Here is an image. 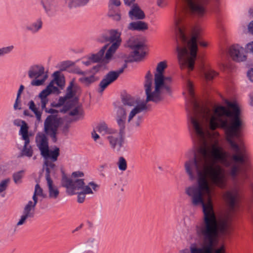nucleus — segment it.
Segmentation results:
<instances>
[{"label": "nucleus", "instance_id": "nucleus-1", "mask_svg": "<svg viewBox=\"0 0 253 253\" xmlns=\"http://www.w3.org/2000/svg\"><path fill=\"white\" fill-rule=\"evenodd\" d=\"M208 172H196L198 184L186 187L185 193L191 198L193 206L202 205L203 208L204 225L196 226L198 235L204 237H219V234L226 235L230 232V222L239 208L240 195L237 190L227 191L224 193L223 197L229 211L218 222L211 202L205 203L203 196L204 193L210 192L208 179L213 185L223 189L226 185V177L224 169Z\"/></svg>", "mask_w": 253, "mask_h": 253}, {"label": "nucleus", "instance_id": "nucleus-2", "mask_svg": "<svg viewBox=\"0 0 253 253\" xmlns=\"http://www.w3.org/2000/svg\"><path fill=\"white\" fill-rule=\"evenodd\" d=\"M184 5L182 3L176 5L174 21L176 32V51L179 63L181 68L187 67L189 71L194 69L195 62L198 51L197 42L203 47H206L207 43L200 41L201 28L199 26H195L192 29V36L190 40H188L186 35V24L184 18L187 14H191L198 17H202L206 12L202 15L192 12L185 0ZM208 4L206 6V8ZM206 11V9H205Z\"/></svg>", "mask_w": 253, "mask_h": 253}, {"label": "nucleus", "instance_id": "nucleus-3", "mask_svg": "<svg viewBox=\"0 0 253 253\" xmlns=\"http://www.w3.org/2000/svg\"><path fill=\"white\" fill-rule=\"evenodd\" d=\"M185 155L189 160L185 163V170L191 181L196 179V172L198 171L211 173L213 170L223 169L216 164L217 163H221L226 167L231 166V163L227 160L226 152L221 147L215 145L212 146L210 152L211 161L208 159V150L205 146L200 147L197 150L190 149Z\"/></svg>", "mask_w": 253, "mask_h": 253}, {"label": "nucleus", "instance_id": "nucleus-4", "mask_svg": "<svg viewBox=\"0 0 253 253\" xmlns=\"http://www.w3.org/2000/svg\"><path fill=\"white\" fill-rule=\"evenodd\" d=\"M167 67V62L163 61L159 62L156 68V73L154 75V90L152 91L153 76L148 71L145 76L144 84L145 92L146 96V102H153L158 103L163 101L164 96H172V79L171 77L164 75V70Z\"/></svg>", "mask_w": 253, "mask_h": 253}, {"label": "nucleus", "instance_id": "nucleus-5", "mask_svg": "<svg viewBox=\"0 0 253 253\" xmlns=\"http://www.w3.org/2000/svg\"><path fill=\"white\" fill-rule=\"evenodd\" d=\"M186 89L189 94V98L186 99V108L188 111V119L196 135L199 138L203 139L205 134L198 117L199 116V117H209L211 116L210 110L200 106L195 96L193 84L189 80L187 81Z\"/></svg>", "mask_w": 253, "mask_h": 253}, {"label": "nucleus", "instance_id": "nucleus-6", "mask_svg": "<svg viewBox=\"0 0 253 253\" xmlns=\"http://www.w3.org/2000/svg\"><path fill=\"white\" fill-rule=\"evenodd\" d=\"M123 105L117 109V119H126V114L128 112L127 122L130 123L134 117L137 114L147 110L146 100L138 104L137 100L130 95L126 94L122 97Z\"/></svg>", "mask_w": 253, "mask_h": 253}, {"label": "nucleus", "instance_id": "nucleus-7", "mask_svg": "<svg viewBox=\"0 0 253 253\" xmlns=\"http://www.w3.org/2000/svg\"><path fill=\"white\" fill-rule=\"evenodd\" d=\"M100 42H109L112 43L107 50L102 62L105 64L109 63L113 54L121 44L122 40L121 33L117 30L112 29L103 33L97 39Z\"/></svg>", "mask_w": 253, "mask_h": 253}, {"label": "nucleus", "instance_id": "nucleus-8", "mask_svg": "<svg viewBox=\"0 0 253 253\" xmlns=\"http://www.w3.org/2000/svg\"><path fill=\"white\" fill-rule=\"evenodd\" d=\"M219 238H200L190 246V253H224L216 248L218 247Z\"/></svg>", "mask_w": 253, "mask_h": 253}, {"label": "nucleus", "instance_id": "nucleus-9", "mask_svg": "<svg viewBox=\"0 0 253 253\" xmlns=\"http://www.w3.org/2000/svg\"><path fill=\"white\" fill-rule=\"evenodd\" d=\"M37 145L41 151V154L44 161L56 162L60 155V150L55 147L53 150H50L48 147V139L45 134L38 133L36 136Z\"/></svg>", "mask_w": 253, "mask_h": 253}, {"label": "nucleus", "instance_id": "nucleus-10", "mask_svg": "<svg viewBox=\"0 0 253 253\" xmlns=\"http://www.w3.org/2000/svg\"><path fill=\"white\" fill-rule=\"evenodd\" d=\"M128 46L133 51L126 60V62H132L140 61L145 54L146 45L141 42L136 41L134 38H131L127 42Z\"/></svg>", "mask_w": 253, "mask_h": 253}, {"label": "nucleus", "instance_id": "nucleus-11", "mask_svg": "<svg viewBox=\"0 0 253 253\" xmlns=\"http://www.w3.org/2000/svg\"><path fill=\"white\" fill-rule=\"evenodd\" d=\"M61 124V119L57 115H50L47 117L44 123V130L46 134L49 135L52 141H57L58 128Z\"/></svg>", "mask_w": 253, "mask_h": 253}, {"label": "nucleus", "instance_id": "nucleus-12", "mask_svg": "<svg viewBox=\"0 0 253 253\" xmlns=\"http://www.w3.org/2000/svg\"><path fill=\"white\" fill-rule=\"evenodd\" d=\"M28 76L30 79H35L31 83L34 86L42 85L47 78V75L44 74V67L41 65L31 66L28 71Z\"/></svg>", "mask_w": 253, "mask_h": 253}, {"label": "nucleus", "instance_id": "nucleus-13", "mask_svg": "<svg viewBox=\"0 0 253 253\" xmlns=\"http://www.w3.org/2000/svg\"><path fill=\"white\" fill-rule=\"evenodd\" d=\"M62 186L66 188L67 193L70 195L77 194L76 190H82L84 185V179H77L75 180L68 178L63 173L61 179Z\"/></svg>", "mask_w": 253, "mask_h": 253}, {"label": "nucleus", "instance_id": "nucleus-14", "mask_svg": "<svg viewBox=\"0 0 253 253\" xmlns=\"http://www.w3.org/2000/svg\"><path fill=\"white\" fill-rule=\"evenodd\" d=\"M125 61L126 63L122 68L117 71H110L104 76L99 84L98 92H103L109 84L116 81L118 78L119 75L123 73L124 70L127 66V62L126 60Z\"/></svg>", "mask_w": 253, "mask_h": 253}, {"label": "nucleus", "instance_id": "nucleus-15", "mask_svg": "<svg viewBox=\"0 0 253 253\" xmlns=\"http://www.w3.org/2000/svg\"><path fill=\"white\" fill-rule=\"evenodd\" d=\"M125 134L115 133L108 135L107 139L109 142L111 148L116 152H119L123 146Z\"/></svg>", "mask_w": 253, "mask_h": 253}, {"label": "nucleus", "instance_id": "nucleus-16", "mask_svg": "<svg viewBox=\"0 0 253 253\" xmlns=\"http://www.w3.org/2000/svg\"><path fill=\"white\" fill-rule=\"evenodd\" d=\"M229 53L232 59L236 62L244 61L247 59L244 49L239 45H232L229 48Z\"/></svg>", "mask_w": 253, "mask_h": 253}, {"label": "nucleus", "instance_id": "nucleus-17", "mask_svg": "<svg viewBox=\"0 0 253 253\" xmlns=\"http://www.w3.org/2000/svg\"><path fill=\"white\" fill-rule=\"evenodd\" d=\"M28 106L30 110H31L35 115L37 120L38 121H41L42 111L44 110L46 113L53 114L58 113V111L54 109H47L45 106V108L42 109V111H40L36 107L35 103L33 100H30L28 103Z\"/></svg>", "mask_w": 253, "mask_h": 253}, {"label": "nucleus", "instance_id": "nucleus-18", "mask_svg": "<svg viewBox=\"0 0 253 253\" xmlns=\"http://www.w3.org/2000/svg\"><path fill=\"white\" fill-rule=\"evenodd\" d=\"M128 15L131 20H142L145 17L144 12L136 4L133 5L130 10L128 12Z\"/></svg>", "mask_w": 253, "mask_h": 253}, {"label": "nucleus", "instance_id": "nucleus-19", "mask_svg": "<svg viewBox=\"0 0 253 253\" xmlns=\"http://www.w3.org/2000/svg\"><path fill=\"white\" fill-rule=\"evenodd\" d=\"M50 94H51V91L49 90L46 87L40 93L38 97L35 98V100L36 101L37 100H39L40 99L41 109L45 108V106H46L48 102L47 96Z\"/></svg>", "mask_w": 253, "mask_h": 253}, {"label": "nucleus", "instance_id": "nucleus-20", "mask_svg": "<svg viewBox=\"0 0 253 253\" xmlns=\"http://www.w3.org/2000/svg\"><path fill=\"white\" fill-rule=\"evenodd\" d=\"M127 28L130 30L140 31L147 30L148 27L147 24L145 22L137 21L130 23Z\"/></svg>", "mask_w": 253, "mask_h": 253}, {"label": "nucleus", "instance_id": "nucleus-21", "mask_svg": "<svg viewBox=\"0 0 253 253\" xmlns=\"http://www.w3.org/2000/svg\"><path fill=\"white\" fill-rule=\"evenodd\" d=\"M48 189L49 198L51 199H56L59 196V191L58 189L53 185L52 179L46 180Z\"/></svg>", "mask_w": 253, "mask_h": 253}, {"label": "nucleus", "instance_id": "nucleus-22", "mask_svg": "<svg viewBox=\"0 0 253 253\" xmlns=\"http://www.w3.org/2000/svg\"><path fill=\"white\" fill-rule=\"evenodd\" d=\"M42 27V22L41 19H38L35 22L26 26L27 30L30 31L32 34L38 33Z\"/></svg>", "mask_w": 253, "mask_h": 253}, {"label": "nucleus", "instance_id": "nucleus-23", "mask_svg": "<svg viewBox=\"0 0 253 253\" xmlns=\"http://www.w3.org/2000/svg\"><path fill=\"white\" fill-rule=\"evenodd\" d=\"M30 140L24 141V144L18 157L26 156L31 157L33 154V150L31 146L29 145Z\"/></svg>", "mask_w": 253, "mask_h": 253}, {"label": "nucleus", "instance_id": "nucleus-24", "mask_svg": "<svg viewBox=\"0 0 253 253\" xmlns=\"http://www.w3.org/2000/svg\"><path fill=\"white\" fill-rule=\"evenodd\" d=\"M54 162H52L51 161H44V166L45 167V179L47 180L49 179H51L50 177V173L53 172L55 173V169L56 167L55 165L53 163Z\"/></svg>", "mask_w": 253, "mask_h": 253}, {"label": "nucleus", "instance_id": "nucleus-25", "mask_svg": "<svg viewBox=\"0 0 253 253\" xmlns=\"http://www.w3.org/2000/svg\"><path fill=\"white\" fill-rule=\"evenodd\" d=\"M99 188V185L93 181L88 183L87 185L83 186L82 188V192L85 194H93L92 190L94 191H97Z\"/></svg>", "mask_w": 253, "mask_h": 253}, {"label": "nucleus", "instance_id": "nucleus-26", "mask_svg": "<svg viewBox=\"0 0 253 253\" xmlns=\"http://www.w3.org/2000/svg\"><path fill=\"white\" fill-rule=\"evenodd\" d=\"M109 44H106L96 54H92L91 56L89 57V59L93 62H99L103 57L104 53L106 50Z\"/></svg>", "mask_w": 253, "mask_h": 253}, {"label": "nucleus", "instance_id": "nucleus-27", "mask_svg": "<svg viewBox=\"0 0 253 253\" xmlns=\"http://www.w3.org/2000/svg\"><path fill=\"white\" fill-rule=\"evenodd\" d=\"M89 0H66V2L70 8L81 7L86 5Z\"/></svg>", "mask_w": 253, "mask_h": 253}, {"label": "nucleus", "instance_id": "nucleus-28", "mask_svg": "<svg viewBox=\"0 0 253 253\" xmlns=\"http://www.w3.org/2000/svg\"><path fill=\"white\" fill-rule=\"evenodd\" d=\"M34 213L33 211H31L28 209V207L27 208H24L23 211V214L21 216V218L19 221L17 222V225H21L23 224L26 220L29 217H34Z\"/></svg>", "mask_w": 253, "mask_h": 253}, {"label": "nucleus", "instance_id": "nucleus-29", "mask_svg": "<svg viewBox=\"0 0 253 253\" xmlns=\"http://www.w3.org/2000/svg\"><path fill=\"white\" fill-rule=\"evenodd\" d=\"M28 129L29 127L26 123H24V124L21 126L19 134L21 135L22 139L24 141L30 140L29 135L28 134Z\"/></svg>", "mask_w": 253, "mask_h": 253}, {"label": "nucleus", "instance_id": "nucleus-30", "mask_svg": "<svg viewBox=\"0 0 253 253\" xmlns=\"http://www.w3.org/2000/svg\"><path fill=\"white\" fill-rule=\"evenodd\" d=\"M25 171L21 170L13 174V179L15 183L18 184L21 182V179L24 176Z\"/></svg>", "mask_w": 253, "mask_h": 253}, {"label": "nucleus", "instance_id": "nucleus-31", "mask_svg": "<svg viewBox=\"0 0 253 253\" xmlns=\"http://www.w3.org/2000/svg\"><path fill=\"white\" fill-rule=\"evenodd\" d=\"M79 81L86 86H89L95 82L94 76L91 75L89 77H82L79 79Z\"/></svg>", "mask_w": 253, "mask_h": 253}, {"label": "nucleus", "instance_id": "nucleus-32", "mask_svg": "<svg viewBox=\"0 0 253 253\" xmlns=\"http://www.w3.org/2000/svg\"><path fill=\"white\" fill-rule=\"evenodd\" d=\"M116 121L117 123V124L120 128L119 132V133H120V134H125V127H126V119H117Z\"/></svg>", "mask_w": 253, "mask_h": 253}, {"label": "nucleus", "instance_id": "nucleus-33", "mask_svg": "<svg viewBox=\"0 0 253 253\" xmlns=\"http://www.w3.org/2000/svg\"><path fill=\"white\" fill-rule=\"evenodd\" d=\"M119 169L122 171H125L127 169V163L125 159L123 157L119 158L118 163Z\"/></svg>", "mask_w": 253, "mask_h": 253}, {"label": "nucleus", "instance_id": "nucleus-34", "mask_svg": "<svg viewBox=\"0 0 253 253\" xmlns=\"http://www.w3.org/2000/svg\"><path fill=\"white\" fill-rule=\"evenodd\" d=\"M10 178H6L1 180L0 182V193L4 191L8 187L10 183Z\"/></svg>", "mask_w": 253, "mask_h": 253}, {"label": "nucleus", "instance_id": "nucleus-35", "mask_svg": "<svg viewBox=\"0 0 253 253\" xmlns=\"http://www.w3.org/2000/svg\"><path fill=\"white\" fill-rule=\"evenodd\" d=\"M217 75V73L213 70H210L205 72L204 76L207 81H211Z\"/></svg>", "mask_w": 253, "mask_h": 253}, {"label": "nucleus", "instance_id": "nucleus-36", "mask_svg": "<svg viewBox=\"0 0 253 253\" xmlns=\"http://www.w3.org/2000/svg\"><path fill=\"white\" fill-rule=\"evenodd\" d=\"M96 130L101 133H106L108 131V127L106 124H100L98 125L96 127Z\"/></svg>", "mask_w": 253, "mask_h": 253}, {"label": "nucleus", "instance_id": "nucleus-37", "mask_svg": "<svg viewBox=\"0 0 253 253\" xmlns=\"http://www.w3.org/2000/svg\"><path fill=\"white\" fill-rule=\"evenodd\" d=\"M177 229L179 232L183 233V234L189 232V227L186 225L185 222H184L182 224H179L177 226Z\"/></svg>", "mask_w": 253, "mask_h": 253}, {"label": "nucleus", "instance_id": "nucleus-38", "mask_svg": "<svg viewBox=\"0 0 253 253\" xmlns=\"http://www.w3.org/2000/svg\"><path fill=\"white\" fill-rule=\"evenodd\" d=\"M54 81H51L48 85L47 86L49 90L51 91V93H58L59 90L58 88L54 85Z\"/></svg>", "mask_w": 253, "mask_h": 253}, {"label": "nucleus", "instance_id": "nucleus-39", "mask_svg": "<svg viewBox=\"0 0 253 253\" xmlns=\"http://www.w3.org/2000/svg\"><path fill=\"white\" fill-rule=\"evenodd\" d=\"M13 46L4 47L0 48V56L9 53L13 49Z\"/></svg>", "mask_w": 253, "mask_h": 253}, {"label": "nucleus", "instance_id": "nucleus-40", "mask_svg": "<svg viewBox=\"0 0 253 253\" xmlns=\"http://www.w3.org/2000/svg\"><path fill=\"white\" fill-rule=\"evenodd\" d=\"M34 194L36 195H38L39 196L42 197L43 198L45 197V196L44 195V194L43 193V190L40 187V186L39 184H37L35 185Z\"/></svg>", "mask_w": 253, "mask_h": 253}, {"label": "nucleus", "instance_id": "nucleus-41", "mask_svg": "<svg viewBox=\"0 0 253 253\" xmlns=\"http://www.w3.org/2000/svg\"><path fill=\"white\" fill-rule=\"evenodd\" d=\"M37 203H38V199L37 200L34 201L33 202H32V201H29L28 202L27 204L25 206V208H27L28 207V209L30 211H32V210L34 211L35 208Z\"/></svg>", "mask_w": 253, "mask_h": 253}, {"label": "nucleus", "instance_id": "nucleus-42", "mask_svg": "<svg viewBox=\"0 0 253 253\" xmlns=\"http://www.w3.org/2000/svg\"><path fill=\"white\" fill-rule=\"evenodd\" d=\"M108 16L110 17H111L114 20L118 21L121 20V15L119 13H113L111 11H109L108 13Z\"/></svg>", "mask_w": 253, "mask_h": 253}, {"label": "nucleus", "instance_id": "nucleus-43", "mask_svg": "<svg viewBox=\"0 0 253 253\" xmlns=\"http://www.w3.org/2000/svg\"><path fill=\"white\" fill-rule=\"evenodd\" d=\"M13 108L15 110L21 109V103L20 97H18L16 96V98L13 105Z\"/></svg>", "mask_w": 253, "mask_h": 253}, {"label": "nucleus", "instance_id": "nucleus-44", "mask_svg": "<svg viewBox=\"0 0 253 253\" xmlns=\"http://www.w3.org/2000/svg\"><path fill=\"white\" fill-rule=\"evenodd\" d=\"M73 103L71 102H67L66 104L63 106V108L60 110L61 113H65L68 111L72 106Z\"/></svg>", "mask_w": 253, "mask_h": 253}, {"label": "nucleus", "instance_id": "nucleus-45", "mask_svg": "<svg viewBox=\"0 0 253 253\" xmlns=\"http://www.w3.org/2000/svg\"><path fill=\"white\" fill-rule=\"evenodd\" d=\"M74 63L73 62H72L71 61H64L61 64V71H65L66 70V68L68 67L71 66L73 65Z\"/></svg>", "mask_w": 253, "mask_h": 253}, {"label": "nucleus", "instance_id": "nucleus-46", "mask_svg": "<svg viewBox=\"0 0 253 253\" xmlns=\"http://www.w3.org/2000/svg\"><path fill=\"white\" fill-rule=\"evenodd\" d=\"M142 117L140 116H138L137 117L136 119L133 123V126L134 127H139L140 126V124L142 122Z\"/></svg>", "mask_w": 253, "mask_h": 253}, {"label": "nucleus", "instance_id": "nucleus-47", "mask_svg": "<svg viewBox=\"0 0 253 253\" xmlns=\"http://www.w3.org/2000/svg\"><path fill=\"white\" fill-rule=\"evenodd\" d=\"M42 2L43 3V7L44 8L46 12L48 13V11L50 10L51 9L49 2L48 0H42Z\"/></svg>", "mask_w": 253, "mask_h": 253}, {"label": "nucleus", "instance_id": "nucleus-48", "mask_svg": "<svg viewBox=\"0 0 253 253\" xmlns=\"http://www.w3.org/2000/svg\"><path fill=\"white\" fill-rule=\"evenodd\" d=\"M77 193L78 194V202L79 203H83L84 201L85 197V194L81 191L79 193L77 192Z\"/></svg>", "mask_w": 253, "mask_h": 253}, {"label": "nucleus", "instance_id": "nucleus-49", "mask_svg": "<svg viewBox=\"0 0 253 253\" xmlns=\"http://www.w3.org/2000/svg\"><path fill=\"white\" fill-rule=\"evenodd\" d=\"M72 72L75 74H77L80 75H84L85 73L82 71L79 67H75L73 70Z\"/></svg>", "mask_w": 253, "mask_h": 253}, {"label": "nucleus", "instance_id": "nucleus-50", "mask_svg": "<svg viewBox=\"0 0 253 253\" xmlns=\"http://www.w3.org/2000/svg\"><path fill=\"white\" fill-rule=\"evenodd\" d=\"M247 52L253 53V42L248 43L246 45Z\"/></svg>", "mask_w": 253, "mask_h": 253}, {"label": "nucleus", "instance_id": "nucleus-51", "mask_svg": "<svg viewBox=\"0 0 253 253\" xmlns=\"http://www.w3.org/2000/svg\"><path fill=\"white\" fill-rule=\"evenodd\" d=\"M75 93H76V92L74 90L67 91V93H66V95H65V96L66 97V98L67 99H70L74 97V96L75 95Z\"/></svg>", "mask_w": 253, "mask_h": 253}, {"label": "nucleus", "instance_id": "nucleus-52", "mask_svg": "<svg viewBox=\"0 0 253 253\" xmlns=\"http://www.w3.org/2000/svg\"><path fill=\"white\" fill-rule=\"evenodd\" d=\"M26 123L25 121L21 120L20 119H15L13 121V124L16 126H22V125Z\"/></svg>", "mask_w": 253, "mask_h": 253}, {"label": "nucleus", "instance_id": "nucleus-53", "mask_svg": "<svg viewBox=\"0 0 253 253\" xmlns=\"http://www.w3.org/2000/svg\"><path fill=\"white\" fill-rule=\"evenodd\" d=\"M84 173L83 172L80 171L73 172L72 174V177H74V178L79 177H81L84 176Z\"/></svg>", "mask_w": 253, "mask_h": 253}, {"label": "nucleus", "instance_id": "nucleus-54", "mask_svg": "<svg viewBox=\"0 0 253 253\" xmlns=\"http://www.w3.org/2000/svg\"><path fill=\"white\" fill-rule=\"evenodd\" d=\"M247 77L249 80L253 83V68H251L248 71Z\"/></svg>", "mask_w": 253, "mask_h": 253}, {"label": "nucleus", "instance_id": "nucleus-55", "mask_svg": "<svg viewBox=\"0 0 253 253\" xmlns=\"http://www.w3.org/2000/svg\"><path fill=\"white\" fill-rule=\"evenodd\" d=\"M79 109L78 107H76L73 110L70 112L69 115L72 116H76L79 114Z\"/></svg>", "mask_w": 253, "mask_h": 253}, {"label": "nucleus", "instance_id": "nucleus-56", "mask_svg": "<svg viewBox=\"0 0 253 253\" xmlns=\"http://www.w3.org/2000/svg\"><path fill=\"white\" fill-rule=\"evenodd\" d=\"M102 66L100 64H99L97 65L96 66H94L92 68V72L96 73V72H98L99 71H100L101 68H102Z\"/></svg>", "mask_w": 253, "mask_h": 253}, {"label": "nucleus", "instance_id": "nucleus-57", "mask_svg": "<svg viewBox=\"0 0 253 253\" xmlns=\"http://www.w3.org/2000/svg\"><path fill=\"white\" fill-rule=\"evenodd\" d=\"M67 99L65 96L64 97H60L58 101V103L60 105V106H62Z\"/></svg>", "mask_w": 253, "mask_h": 253}, {"label": "nucleus", "instance_id": "nucleus-58", "mask_svg": "<svg viewBox=\"0 0 253 253\" xmlns=\"http://www.w3.org/2000/svg\"><path fill=\"white\" fill-rule=\"evenodd\" d=\"M70 127V126L68 124H66L62 128V132L64 133H67L68 132L69 128Z\"/></svg>", "mask_w": 253, "mask_h": 253}, {"label": "nucleus", "instance_id": "nucleus-59", "mask_svg": "<svg viewBox=\"0 0 253 253\" xmlns=\"http://www.w3.org/2000/svg\"><path fill=\"white\" fill-rule=\"evenodd\" d=\"M24 89V86L22 84L20 85L19 88L18 90L17 93V96L18 97H20L22 91H23Z\"/></svg>", "mask_w": 253, "mask_h": 253}, {"label": "nucleus", "instance_id": "nucleus-60", "mask_svg": "<svg viewBox=\"0 0 253 253\" xmlns=\"http://www.w3.org/2000/svg\"><path fill=\"white\" fill-rule=\"evenodd\" d=\"M248 30L249 33L253 34V21H251L248 25Z\"/></svg>", "mask_w": 253, "mask_h": 253}, {"label": "nucleus", "instance_id": "nucleus-61", "mask_svg": "<svg viewBox=\"0 0 253 253\" xmlns=\"http://www.w3.org/2000/svg\"><path fill=\"white\" fill-rule=\"evenodd\" d=\"M54 81H55L56 84L59 87H62L64 85V83L62 82L61 79L55 80Z\"/></svg>", "mask_w": 253, "mask_h": 253}, {"label": "nucleus", "instance_id": "nucleus-62", "mask_svg": "<svg viewBox=\"0 0 253 253\" xmlns=\"http://www.w3.org/2000/svg\"><path fill=\"white\" fill-rule=\"evenodd\" d=\"M54 77V80H53L54 81L55 80H57L58 79H61L60 78V72L59 71H56L53 74Z\"/></svg>", "mask_w": 253, "mask_h": 253}, {"label": "nucleus", "instance_id": "nucleus-63", "mask_svg": "<svg viewBox=\"0 0 253 253\" xmlns=\"http://www.w3.org/2000/svg\"><path fill=\"white\" fill-rule=\"evenodd\" d=\"M92 137L94 141H96V140L99 138V135L97 133H96L95 130H94L92 132Z\"/></svg>", "mask_w": 253, "mask_h": 253}, {"label": "nucleus", "instance_id": "nucleus-64", "mask_svg": "<svg viewBox=\"0 0 253 253\" xmlns=\"http://www.w3.org/2000/svg\"><path fill=\"white\" fill-rule=\"evenodd\" d=\"M135 0H124V3L126 5L130 6Z\"/></svg>", "mask_w": 253, "mask_h": 253}]
</instances>
